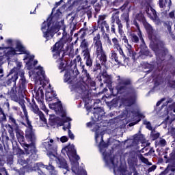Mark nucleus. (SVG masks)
I'll return each mask as SVG.
<instances>
[{"instance_id": "nucleus-1", "label": "nucleus", "mask_w": 175, "mask_h": 175, "mask_svg": "<svg viewBox=\"0 0 175 175\" xmlns=\"http://www.w3.org/2000/svg\"><path fill=\"white\" fill-rule=\"evenodd\" d=\"M16 102H18V103H19V105L21 106L25 116V121L27 124L25 137L26 139H27V140H29V142H31V144H24L23 146L26 152H28V151H31L33 148H35V142H36V136L35 135V133L33 132V130L32 129L33 126L31 121H29V119L28 118V112L27 111L25 105L24 104L25 103V100L23 99H17L16 100Z\"/></svg>"}, {"instance_id": "nucleus-2", "label": "nucleus", "mask_w": 175, "mask_h": 175, "mask_svg": "<svg viewBox=\"0 0 175 175\" xmlns=\"http://www.w3.org/2000/svg\"><path fill=\"white\" fill-rule=\"evenodd\" d=\"M94 50L96 51V55H97V59L100 60L101 65H105L107 59L106 57V53L103 51V46L102 45V41H100V37L96 36L94 38Z\"/></svg>"}, {"instance_id": "nucleus-3", "label": "nucleus", "mask_w": 175, "mask_h": 175, "mask_svg": "<svg viewBox=\"0 0 175 175\" xmlns=\"http://www.w3.org/2000/svg\"><path fill=\"white\" fill-rule=\"evenodd\" d=\"M25 53V48L20 42H16V48L8 47L5 48L4 54L5 57H12L16 54H24Z\"/></svg>"}, {"instance_id": "nucleus-4", "label": "nucleus", "mask_w": 175, "mask_h": 175, "mask_svg": "<svg viewBox=\"0 0 175 175\" xmlns=\"http://www.w3.org/2000/svg\"><path fill=\"white\" fill-rule=\"evenodd\" d=\"M41 29L44 33V38H45L47 40H49V39L51 38H53L54 33L58 31L57 28L51 27V23L49 21H44L42 23Z\"/></svg>"}, {"instance_id": "nucleus-5", "label": "nucleus", "mask_w": 175, "mask_h": 175, "mask_svg": "<svg viewBox=\"0 0 175 175\" xmlns=\"http://www.w3.org/2000/svg\"><path fill=\"white\" fill-rule=\"evenodd\" d=\"M117 81L118 83L116 87V90L118 94H124V92H126L128 90V88H126V85H129V84H131V79L118 76Z\"/></svg>"}, {"instance_id": "nucleus-6", "label": "nucleus", "mask_w": 175, "mask_h": 175, "mask_svg": "<svg viewBox=\"0 0 175 175\" xmlns=\"http://www.w3.org/2000/svg\"><path fill=\"white\" fill-rule=\"evenodd\" d=\"M64 47V43H62V40H61L58 42H56L55 46L53 48V58L55 59H57V62H61L62 61V58L64 57V55H59V53H61V51L62 50Z\"/></svg>"}, {"instance_id": "nucleus-7", "label": "nucleus", "mask_w": 175, "mask_h": 175, "mask_svg": "<svg viewBox=\"0 0 175 175\" xmlns=\"http://www.w3.org/2000/svg\"><path fill=\"white\" fill-rule=\"evenodd\" d=\"M108 146L109 145H107V144H105V142H103V137H101V138L100 139V144L98 145V147L100 148V152H102L104 157L105 163L107 165H109V166H113L114 169H116V165H114V161H113V159L106 160V154H105V150H103V148H107Z\"/></svg>"}, {"instance_id": "nucleus-8", "label": "nucleus", "mask_w": 175, "mask_h": 175, "mask_svg": "<svg viewBox=\"0 0 175 175\" xmlns=\"http://www.w3.org/2000/svg\"><path fill=\"white\" fill-rule=\"evenodd\" d=\"M43 145L46 150L49 151H57V148H58V146L54 143L53 139H47L46 141L43 143Z\"/></svg>"}, {"instance_id": "nucleus-9", "label": "nucleus", "mask_w": 175, "mask_h": 175, "mask_svg": "<svg viewBox=\"0 0 175 175\" xmlns=\"http://www.w3.org/2000/svg\"><path fill=\"white\" fill-rule=\"evenodd\" d=\"M62 154H64V155H65V154H67L68 157L70 158V157L75 155L77 151H76V149L75 148V145L72 144V145H68L64 147L62 150Z\"/></svg>"}, {"instance_id": "nucleus-10", "label": "nucleus", "mask_w": 175, "mask_h": 175, "mask_svg": "<svg viewBox=\"0 0 175 175\" xmlns=\"http://www.w3.org/2000/svg\"><path fill=\"white\" fill-rule=\"evenodd\" d=\"M34 72L37 74L36 77L37 80L42 81V80H44L46 79V75H44V71L43 70V68L41 66H38L34 69Z\"/></svg>"}, {"instance_id": "nucleus-11", "label": "nucleus", "mask_w": 175, "mask_h": 175, "mask_svg": "<svg viewBox=\"0 0 175 175\" xmlns=\"http://www.w3.org/2000/svg\"><path fill=\"white\" fill-rule=\"evenodd\" d=\"M39 167H42V169H46V170H49L51 175L58 174V172L55 170V167H54V166L50 163L48 165H45L43 163H40Z\"/></svg>"}, {"instance_id": "nucleus-12", "label": "nucleus", "mask_w": 175, "mask_h": 175, "mask_svg": "<svg viewBox=\"0 0 175 175\" xmlns=\"http://www.w3.org/2000/svg\"><path fill=\"white\" fill-rule=\"evenodd\" d=\"M125 47L127 50V55L129 57H132V58L135 59V55H136V53L133 52L132 50V45H131L129 42H127L125 44Z\"/></svg>"}, {"instance_id": "nucleus-13", "label": "nucleus", "mask_w": 175, "mask_h": 175, "mask_svg": "<svg viewBox=\"0 0 175 175\" xmlns=\"http://www.w3.org/2000/svg\"><path fill=\"white\" fill-rule=\"evenodd\" d=\"M34 113L39 116L40 121H42L44 125H47V119H46V117H44L43 112L39 110V109H37Z\"/></svg>"}, {"instance_id": "nucleus-14", "label": "nucleus", "mask_w": 175, "mask_h": 175, "mask_svg": "<svg viewBox=\"0 0 175 175\" xmlns=\"http://www.w3.org/2000/svg\"><path fill=\"white\" fill-rule=\"evenodd\" d=\"M33 96H35L36 99H43L44 96V94L43 93V90L42 89H38V90H35L33 93Z\"/></svg>"}, {"instance_id": "nucleus-15", "label": "nucleus", "mask_w": 175, "mask_h": 175, "mask_svg": "<svg viewBox=\"0 0 175 175\" xmlns=\"http://www.w3.org/2000/svg\"><path fill=\"white\" fill-rule=\"evenodd\" d=\"M100 77L101 79H103L104 83H107V84H111V76L108 75L106 71L103 72Z\"/></svg>"}, {"instance_id": "nucleus-16", "label": "nucleus", "mask_w": 175, "mask_h": 175, "mask_svg": "<svg viewBox=\"0 0 175 175\" xmlns=\"http://www.w3.org/2000/svg\"><path fill=\"white\" fill-rule=\"evenodd\" d=\"M57 163L59 165V167H62L63 169H68V163L66 160L64 159H57Z\"/></svg>"}, {"instance_id": "nucleus-17", "label": "nucleus", "mask_w": 175, "mask_h": 175, "mask_svg": "<svg viewBox=\"0 0 175 175\" xmlns=\"http://www.w3.org/2000/svg\"><path fill=\"white\" fill-rule=\"evenodd\" d=\"M72 171L75 174H80V170H79V162L77 161L72 162Z\"/></svg>"}, {"instance_id": "nucleus-18", "label": "nucleus", "mask_w": 175, "mask_h": 175, "mask_svg": "<svg viewBox=\"0 0 175 175\" xmlns=\"http://www.w3.org/2000/svg\"><path fill=\"white\" fill-rule=\"evenodd\" d=\"M46 100H49V102H51L57 96L55 93L54 92H46Z\"/></svg>"}, {"instance_id": "nucleus-19", "label": "nucleus", "mask_w": 175, "mask_h": 175, "mask_svg": "<svg viewBox=\"0 0 175 175\" xmlns=\"http://www.w3.org/2000/svg\"><path fill=\"white\" fill-rule=\"evenodd\" d=\"M90 40H87V39H83L82 40V42H81V47H82V50H89L88 49V47L90 46Z\"/></svg>"}, {"instance_id": "nucleus-20", "label": "nucleus", "mask_w": 175, "mask_h": 175, "mask_svg": "<svg viewBox=\"0 0 175 175\" xmlns=\"http://www.w3.org/2000/svg\"><path fill=\"white\" fill-rule=\"evenodd\" d=\"M135 100H136V98L135 97H133L131 98L125 100L124 101V105H125V106H132V105L135 103Z\"/></svg>"}, {"instance_id": "nucleus-21", "label": "nucleus", "mask_w": 175, "mask_h": 175, "mask_svg": "<svg viewBox=\"0 0 175 175\" xmlns=\"http://www.w3.org/2000/svg\"><path fill=\"white\" fill-rule=\"evenodd\" d=\"M113 49L114 50H117L119 54H120V55H122V57L125 58V54H124V51L122 50V46H121L120 44H119L118 45H116V46H113Z\"/></svg>"}, {"instance_id": "nucleus-22", "label": "nucleus", "mask_w": 175, "mask_h": 175, "mask_svg": "<svg viewBox=\"0 0 175 175\" xmlns=\"http://www.w3.org/2000/svg\"><path fill=\"white\" fill-rule=\"evenodd\" d=\"M82 53L83 54L84 59H87L91 57V55L90 54V49L82 50Z\"/></svg>"}, {"instance_id": "nucleus-23", "label": "nucleus", "mask_w": 175, "mask_h": 175, "mask_svg": "<svg viewBox=\"0 0 175 175\" xmlns=\"http://www.w3.org/2000/svg\"><path fill=\"white\" fill-rule=\"evenodd\" d=\"M135 27H137V30H138V36L140 39V40H142V42H144V40L143 39V36L142 35V31H140V27H139V25H137V23H135Z\"/></svg>"}, {"instance_id": "nucleus-24", "label": "nucleus", "mask_w": 175, "mask_h": 175, "mask_svg": "<svg viewBox=\"0 0 175 175\" xmlns=\"http://www.w3.org/2000/svg\"><path fill=\"white\" fill-rule=\"evenodd\" d=\"M129 163L131 165V166H135L137 165V158L133 157L131 159H129Z\"/></svg>"}, {"instance_id": "nucleus-25", "label": "nucleus", "mask_w": 175, "mask_h": 175, "mask_svg": "<svg viewBox=\"0 0 175 175\" xmlns=\"http://www.w3.org/2000/svg\"><path fill=\"white\" fill-rule=\"evenodd\" d=\"M16 137L19 140V142H24V135H23V133L17 131Z\"/></svg>"}, {"instance_id": "nucleus-26", "label": "nucleus", "mask_w": 175, "mask_h": 175, "mask_svg": "<svg viewBox=\"0 0 175 175\" xmlns=\"http://www.w3.org/2000/svg\"><path fill=\"white\" fill-rule=\"evenodd\" d=\"M167 3V0H160L159 6L161 9H165L166 8V4Z\"/></svg>"}, {"instance_id": "nucleus-27", "label": "nucleus", "mask_w": 175, "mask_h": 175, "mask_svg": "<svg viewBox=\"0 0 175 175\" xmlns=\"http://www.w3.org/2000/svg\"><path fill=\"white\" fill-rule=\"evenodd\" d=\"M111 57L112 59H114L116 61V62L118 61V57H117V53H116V51H111Z\"/></svg>"}, {"instance_id": "nucleus-28", "label": "nucleus", "mask_w": 175, "mask_h": 175, "mask_svg": "<svg viewBox=\"0 0 175 175\" xmlns=\"http://www.w3.org/2000/svg\"><path fill=\"white\" fill-rule=\"evenodd\" d=\"M151 137L153 140H157L158 137H159V133H155V131H152L150 134Z\"/></svg>"}, {"instance_id": "nucleus-29", "label": "nucleus", "mask_w": 175, "mask_h": 175, "mask_svg": "<svg viewBox=\"0 0 175 175\" xmlns=\"http://www.w3.org/2000/svg\"><path fill=\"white\" fill-rule=\"evenodd\" d=\"M131 39L134 43H137L139 42V37H137L136 34H131Z\"/></svg>"}, {"instance_id": "nucleus-30", "label": "nucleus", "mask_w": 175, "mask_h": 175, "mask_svg": "<svg viewBox=\"0 0 175 175\" xmlns=\"http://www.w3.org/2000/svg\"><path fill=\"white\" fill-rule=\"evenodd\" d=\"M144 125H146L147 129H149V131H152V126H151V123L147 120H144Z\"/></svg>"}, {"instance_id": "nucleus-31", "label": "nucleus", "mask_w": 175, "mask_h": 175, "mask_svg": "<svg viewBox=\"0 0 175 175\" xmlns=\"http://www.w3.org/2000/svg\"><path fill=\"white\" fill-rule=\"evenodd\" d=\"M141 161L144 162V163H146V165H148L149 166H151V165H152V163L148 161V159H146V157H141Z\"/></svg>"}, {"instance_id": "nucleus-32", "label": "nucleus", "mask_w": 175, "mask_h": 175, "mask_svg": "<svg viewBox=\"0 0 175 175\" xmlns=\"http://www.w3.org/2000/svg\"><path fill=\"white\" fill-rule=\"evenodd\" d=\"M100 24H101L102 29L105 28L107 29V31H109V25L107 24V23L106 21H103V22H101Z\"/></svg>"}, {"instance_id": "nucleus-33", "label": "nucleus", "mask_w": 175, "mask_h": 175, "mask_svg": "<svg viewBox=\"0 0 175 175\" xmlns=\"http://www.w3.org/2000/svg\"><path fill=\"white\" fill-rule=\"evenodd\" d=\"M112 43L113 44V47H115L116 46H118V44H120V41H118V39H117V38H113L112 39Z\"/></svg>"}, {"instance_id": "nucleus-34", "label": "nucleus", "mask_w": 175, "mask_h": 175, "mask_svg": "<svg viewBox=\"0 0 175 175\" xmlns=\"http://www.w3.org/2000/svg\"><path fill=\"white\" fill-rule=\"evenodd\" d=\"M105 18H106V16L100 15L98 16V24H100L101 23H103V21H103V20H105Z\"/></svg>"}, {"instance_id": "nucleus-35", "label": "nucleus", "mask_w": 175, "mask_h": 175, "mask_svg": "<svg viewBox=\"0 0 175 175\" xmlns=\"http://www.w3.org/2000/svg\"><path fill=\"white\" fill-rule=\"evenodd\" d=\"M85 61H86L87 66H92V59H91V57L85 59Z\"/></svg>"}, {"instance_id": "nucleus-36", "label": "nucleus", "mask_w": 175, "mask_h": 175, "mask_svg": "<svg viewBox=\"0 0 175 175\" xmlns=\"http://www.w3.org/2000/svg\"><path fill=\"white\" fill-rule=\"evenodd\" d=\"M145 28L146 29H147L149 33H151V32H152V27H151V25H150L149 24L146 23L145 25Z\"/></svg>"}, {"instance_id": "nucleus-37", "label": "nucleus", "mask_w": 175, "mask_h": 175, "mask_svg": "<svg viewBox=\"0 0 175 175\" xmlns=\"http://www.w3.org/2000/svg\"><path fill=\"white\" fill-rule=\"evenodd\" d=\"M40 108H41V110H43V111H45L46 114H49V110L47 109V108H46V105L44 104L41 103Z\"/></svg>"}, {"instance_id": "nucleus-38", "label": "nucleus", "mask_w": 175, "mask_h": 175, "mask_svg": "<svg viewBox=\"0 0 175 175\" xmlns=\"http://www.w3.org/2000/svg\"><path fill=\"white\" fill-rule=\"evenodd\" d=\"M68 137L66 136H62L60 138V142H62V143H66V142H68Z\"/></svg>"}, {"instance_id": "nucleus-39", "label": "nucleus", "mask_w": 175, "mask_h": 175, "mask_svg": "<svg viewBox=\"0 0 175 175\" xmlns=\"http://www.w3.org/2000/svg\"><path fill=\"white\" fill-rule=\"evenodd\" d=\"M82 72H83V75L87 77V79L90 80V74H88V72H87V70L83 69Z\"/></svg>"}, {"instance_id": "nucleus-40", "label": "nucleus", "mask_w": 175, "mask_h": 175, "mask_svg": "<svg viewBox=\"0 0 175 175\" xmlns=\"http://www.w3.org/2000/svg\"><path fill=\"white\" fill-rule=\"evenodd\" d=\"M155 169H157V165H154L148 170V173H151V172H154Z\"/></svg>"}, {"instance_id": "nucleus-41", "label": "nucleus", "mask_w": 175, "mask_h": 175, "mask_svg": "<svg viewBox=\"0 0 175 175\" xmlns=\"http://www.w3.org/2000/svg\"><path fill=\"white\" fill-rule=\"evenodd\" d=\"M68 136H69L70 139H71V140L75 139V135H73L72 133V131L70 130H68Z\"/></svg>"}, {"instance_id": "nucleus-42", "label": "nucleus", "mask_w": 175, "mask_h": 175, "mask_svg": "<svg viewBox=\"0 0 175 175\" xmlns=\"http://www.w3.org/2000/svg\"><path fill=\"white\" fill-rule=\"evenodd\" d=\"M20 68H21V64H17V67L16 68H14L12 70V72H17V69L18 70H20Z\"/></svg>"}, {"instance_id": "nucleus-43", "label": "nucleus", "mask_w": 175, "mask_h": 175, "mask_svg": "<svg viewBox=\"0 0 175 175\" xmlns=\"http://www.w3.org/2000/svg\"><path fill=\"white\" fill-rule=\"evenodd\" d=\"M9 120H10V122H12V124H14V125H17V123L16 122V120L14 119L13 117L10 116Z\"/></svg>"}, {"instance_id": "nucleus-44", "label": "nucleus", "mask_w": 175, "mask_h": 175, "mask_svg": "<svg viewBox=\"0 0 175 175\" xmlns=\"http://www.w3.org/2000/svg\"><path fill=\"white\" fill-rule=\"evenodd\" d=\"M159 143L161 146H166V140H165L164 139H160Z\"/></svg>"}, {"instance_id": "nucleus-45", "label": "nucleus", "mask_w": 175, "mask_h": 175, "mask_svg": "<svg viewBox=\"0 0 175 175\" xmlns=\"http://www.w3.org/2000/svg\"><path fill=\"white\" fill-rule=\"evenodd\" d=\"M116 23L118 25V29H122V24H121L120 19H118Z\"/></svg>"}, {"instance_id": "nucleus-46", "label": "nucleus", "mask_w": 175, "mask_h": 175, "mask_svg": "<svg viewBox=\"0 0 175 175\" xmlns=\"http://www.w3.org/2000/svg\"><path fill=\"white\" fill-rule=\"evenodd\" d=\"M165 100H166V98H161V100L157 102V106H160L161 104L162 103V102H165Z\"/></svg>"}, {"instance_id": "nucleus-47", "label": "nucleus", "mask_w": 175, "mask_h": 175, "mask_svg": "<svg viewBox=\"0 0 175 175\" xmlns=\"http://www.w3.org/2000/svg\"><path fill=\"white\" fill-rule=\"evenodd\" d=\"M17 79H18V75H17V74H15L12 77V81L14 82L17 81Z\"/></svg>"}, {"instance_id": "nucleus-48", "label": "nucleus", "mask_w": 175, "mask_h": 175, "mask_svg": "<svg viewBox=\"0 0 175 175\" xmlns=\"http://www.w3.org/2000/svg\"><path fill=\"white\" fill-rule=\"evenodd\" d=\"M122 40L124 42V44L129 43L128 38H126V36H123Z\"/></svg>"}, {"instance_id": "nucleus-49", "label": "nucleus", "mask_w": 175, "mask_h": 175, "mask_svg": "<svg viewBox=\"0 0 175 175\" xmlns=\"http://www.w3.org/2000/svg\"><path fill=\"white\" fill-rule=\"evenodd\" d=\"M171 172H175V164L170 165Z\"/></svg>"}, {"instance_id": "nucleus-50", "label": "nucleus", "mask_w": 175, "mask_h": 175, "mask_svg": "<svg viewBox=\"0 0 175 175\" xmlns=\"http://www.w3.org/2000/svg\"><path fill=\"white\" fill-rule=\"evenodd\" d=\"M21 81L23 85H24V84H25V82H26L25 77L21 78Z\"/></svg>"}, {"instance_id": "nucleus-51", "label": "nucleus", "mask_w": 175, "mask_h": 175, "mask_svg": "<svg viewBox=\"0 0 175 175\" xmlns=\"http://www.w3.org/2000/svg\"><path fill=\"white\" fill-rule=\"evenodd\" d=\"M74 158L76 159V161H79L80 160V157L77 154H76V153L75 154H73Z\"/></svg>"}, {"instance_id": "nucleus-52", "label": "nucleus", "mask_w": 175, "mask_h": 175, "mask_svg": "<svg viewBox=\"0 0 175 175\" xmlns=\"http://www.w3.org/2000/svg\"><path fill=\"white\" fill-rule=\"evenodd\" d=\"M95 139H96V142L99 143V139H99V135L96 133Z\"/></svg>"}, {"instance_id": "nucleus-53", "label": "nucleus", "mask_w": 175, "mask_h": 175, "mask_svg": "<svg viewBox=\"0 0 175 175\" xmlns=\"http://www.w3.org/2000/svg\"><path fill=\"white\" fill-rule=\"evenodd\" d=\"M0 77H3V69L0 68Z\"/></svg>"}, {"instance_id": "nucleus-54", "label": "nucleus", "mask_w": 175, "mask_h": 175, "mask_svg": "<svg viewBox=\"0 0 175 175\" xmlns=\"http://www.w3.org/2000/svg\"><path fill=\"white\" fill-rule=\"evenodd\" d=\"M169 16H170V17L171 18H174V12H170V14H169Z\"/></svg>"}, {"instance_id": "nucleus-55", "label": "nucleus", "mask_w": 175, "mask_h": 175, "mask_svg": "<svg viewBox=\"0 0 175 175\" xmlns=\"http://www.w3.org/2000/svg\"><path fill=\"white\" fill-rule=\"evenodd\" d=\"M12 40L10 39L6 40V43H8V44H12Z\"/></svg>"}, {"instance_id": "nucleus-56", "label": "nucleus", "mask_w": 175, "mask_h": 175, "mask_svg": "<svg viewBox=\"0 0 175 175\" xmlns=\"http://www.w3.org/2000/svg\"><path fill=\"white\" fill-rule=\"evenodd\" d=\"M107 43H109V44H111V40H110L109 38H107Z\"/></svg>"}, {"instance_id": "nucleus-57", "label": "nucleus", "mask_w": 175, "mask_h": 175, "mask_svg": "<svg viewBox=\"0 0 175 175\" xmlns=\"http://www.w3.org/2000/svg\"><path fill=\"white\" fill-rule=\"evenodd\" d=\"M49 157H50V158H53H53H55V159H57V157H55V156L53 154H49Z\"/></svg>"}, {"instance_id": "nucleus-58", "label": "nucleus", "mask_w": 175, "mask_h": 175, "mask_svg": "<svg viewBox=\"0 0 175 175\" xmlns=\"http://www.w3.org/2000/svg\"><path fill=\"white\" fill-rule=\"evenodd\" d=\"M20 77H21V79L23 78V77H24V72H21Z\"/></svg>"}, {"instance_id": "nucleus-59", "label": "nucleus", "mask_w": 175, "mask_h": 175, "mask_svg": "<svg viewBox=\"0 0 175 175\" xmlns=\"http://www.w3.org/2000/svg\"><path fill=\"white\" fill-rule=\"evenodd\" d=\"M173 102V100L172 98H170L169 100L167 102V103H172Z\"/></svg>"}, {"instance_id": "nucleus-60", "label": "nucleus", "mask_w": 175, "mask_h": 175, "mask_svg": "<svg viewBox=\"0 0 175 175\" xmlns=\"http://www.w3.org/2000/svg\"><path fill=\"white\" fill-rule=\"evenodd\" d=\"M91 125H92V124L91 122L87 123V126H91Z\"/></svg>"}, {"instance_id": "nucleus-61", "label": "nucleus", "mask_w": 175, "mask_h": 175, "mask_svg": "<svg viewBox=\"0 0 175 175\" xmlns=\"http://www.w3.org/2000/svg\"><path fill=\"white\" fill-rule=\"evenodd\" d=\"M111 31L113 33L116 32V29H114V27H111Z\"/></svg>"}, {"instance_id": "nucleus-62", "label": "nucleus", "mask_w": 175, "mask_h": 175, "mask_svg": "<svg viewBox=\"0 0 175 175\" xmlns=\"http://www.w3.org/2000/svg\"><path fill=\"white\" fill-rule=\"evenodd\" d=\"M172 107H174V109H175V103H174L173 104H172Z\"/></svg>"}, {"instance_id": "nucleus-63", "label": "nucleus", "mask_w": 175, "mask_h": 175, "mask_svg": "<svg viewBox=\"0 0 175 175\" xmlns=\"http://www.w3.org/2000/svg\"><path fill=\"white\" fill-rule=\"evenodd\" d=\"M119 33H122V29H119Z\"/></svg>"}, {"instance_id": "nucleus-64", "label": "nucleus", "mask_w": 175, "mask_h": 175, "mask_svg": "<svg viewBox=\"0 0 175 175\" xmlns=\"http://www.w3.org/2000/svg\"><path fill=\"white\" fill-rule=\"evenodd\" d=\"M66 118V121H70V118Z\"/></svg>"}]
</instances>
